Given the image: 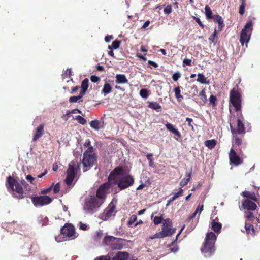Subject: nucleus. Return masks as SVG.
<instances>
[{
    "instance_id": "f257e3e1",
    "label": "nucleus",
    "mask_w": 260,
    "mask_h": 260,
    "mask_svg": "<svg viewBox=\"0 0 260 260\" xmlns=\"http://www.w3.org/2000/svg\"><path fill=\"white\" fill-rule=\"evenodd\" d=\"M123 169L121 167H117L110 173L108 177V182L101 184L98 188L95 198L101 201L102 203L105 202L107 195L109 193L110 183L115 180L116 176L122 174Z\"/></svg>"
},
{
    "instance_id": "f03ea898",
    "label": "nucleus",
    "mask_w": 260,
    "mask_h": 260,
    "mask_svg": "<svg viewBox=\"0 0 260 260\" xmlns=\"http://www.w3.org/2000/svg\"><path fill=\"white\" fill-rule=\"evenodd\" d=\"M217 239L215 234L211 232L206 234L205 241L201 248L202 253L205 257H210L215 251V243Z\"/></svg>"
},
{
    "instance_id": "7ed1b4c3",
    "label": "nucleus",
    "mask_w": 260,
    "mask_h": 260,
    "mask_svg": "<svg viewBox=\"0 0 260 260\" xmlns=\"http://www.w3.org/2000/svg\"><path fill=\"white\" fill-rule=\"evenodd\" d=\"M7 182L8 183L9 187L14 191H16L19 195L18 198L19 199H23L24 196H23V189L22 186L24 189L27 190L30 189L29 185L24 180H21V184L16 181V180L13 177L9 176L7 177Z\"/></svg>"
},
{
    "instance_id": "20e7f679",
    "label": "nucleus",
    "mask_w": 260,
    "mask_h": 260,
    "mask_svg": "<svg viewBox=\"0 0 260 260\" xmlns=\"http://www.w3.org/2000/svg\"><path fill=\"white\" fill-rule=\"evenodd\" d=\"M98 156L93 147H89L83 153L82 164L83 172H86L92 167L97 162Z\"/></svg>"
},
{
    "instance_id": "39448f33",
    "label": "nucleus",
    "mask_w": 260,
    "mask_h": 260,
    "mask_svg": "<svg viewBox=\"0 0 260 260\" xmlns=\"http://www.w3.org/2000/svg\"><path fill=\"white\" fill-rule=\"evenodd\" d=\"M80 164L79 162L74 160L69 164L67 170V177L64 180L68 186H73L74 185V184H73V183L78 172L80 170Z\"/></svg>"
},
{
    "instance_id": "423d86ee",
    "label": "nucleus",
    "mask_w": 260,
    "mask_h": 260,
    "mask_svg": "<svg viewBox=\"0 0 260 260\" xmlns=\"http://www.w3.org/2000/svg\"><path fill=\"white\" fill-rule=\"evenodd\" d=\"M103 204L95 198L94 195H91L85 200L83 209L88 214H93L98 211Z\"/></svg>"
},
{
    "instance_id": "0eeeda50",
    "label": "nucleus",
    "mask_w": 260,
    "mask_h": 260,
    "mask_svg": "<svg viewBox=\"0 0 260 260\" xmlns=\"http://www.w3.org/2000/svg\"><path fill=\"white\" fill-rule=\"evenodd\" d=\"M229 104L234 108L237 113L241 112L242 95L237 89L233 88L230 91Z\"/></svg>"
},
{
    "instance_id": "6e6552de",
    "label": "nucleus",
    "mask_w": 260,
    "mask_h": 260,
    "mask_svg": "<svg viewBox=\"0 0 260 260\" xmlns=\"http://www.w3.org/2000/svg\"><path fill=\"white\" fill-rule=\"evenodd\" d=\"M117 176L113 181L114 184H116L120 190L126 189L133 185L135 182L134 177L129 174L123 175L117 179Z\"/></svg>"
},
{
    "instance_id": "1a4fd4ad",
    "label": "nucleus",
    "mask_w": 260,
    "mask_h": 260,
    "mask_svg": "<svg viewBox=\"0 0 260 260\" xmlns=\"http://www.w3.org/2000/svg\"><path fill=\"white\" fill-rule=\"evenodd\" d=\"M237 127L234 128L231 123L230 124L231 131L232 135L239 134L242 136L244 135L245 133V127L243 123L244 120V117L241 112L237 113L236 116Z\"/></svg>"
},
{
    "instance_id": "9d476101",
    "label": "nucleus",
    "mask_w": 260,
    "mask_h": 260,
    "mask_svg": "<svg viewBox=\"0 0 260 260\" xmlns=\"http://www.w3.org/2000/svg\"><path fill=\"white\" fill-rule=\"evenodd\" d=\"M253 23L251 20H248L240 33V42L243 46L249 42L252 31Z\"/></svg>"
},
{
    "instance_id": "9b49d317",
    "label": "nucleus",
    "mask_w": 260,
    "mask_h": 260,
    "mask_svg": "<svg viewBox=\"0 0 260 260\" xmlns=\"http://www.w3.org/2000/svg\"><path fill=\"white\" fill-rule=\"evenodd\" d=\"M121 239L112 236H106L104 237L103 244L110 246L113 250H120L123 248V245L120 242Z\"/></svg>"
},
{
    "instance_id": "f8f14e48",
    "label": "nucleus",
    "mask_w": 260,
    "mask_h": 260,
    "mask_svg": "<svg viewBox=\"0 0 260 260\" xmlns=\"http://www.w3.org/2000/svg\"><path fill=\"white\" fill-rule=\"evenodd\" d=\"M61 235L64 240L75 238V229L71 223H66L60 230Z\"/></svg>"
},
{
    "instance_id": "ddd939ff",
    "label": "nucleus",
    "mask_w": 260,
    "mask_h": 260,
    "mask_svg": "<svg viewBox=\"0 0 260 260\" xmlns=\"http://www.w3.org/2000/svg\"><path fill=\"white\" fill-rule=\"evenodd\" d=\"M175 229L172 228V223L170 219L167 218L164 220L161 233H162L164 237L170 236L175 232Z\"/></svg>"
},
{
    "instance_id": "4468645a",
    "label": "nucleus",
    "mask_w": 260,
    "mask_h": 260,
    "mask_svg": "<svg viewBox=\"0 0 260 260\" xmlns=\"http://www.w3.org/2000/svg\"><path fill=\"white\" fill-rule=\"evenodd\" d=\"M116 201L113 199L105 208L103 213V217H104V220H107L113 215H115L117 212L116 211Z\"/></svg>"
},
{
    "instance_id": "2eb2a0df",
    "label": "nucleus",
    "mask_w": 260,
    "mask_h": 260,
    "mask_svg": "<svg viewBox=\"0 0 260 260\" xmlns=\"http://www.w3.org/2000/svg\"><path fill=\"white\" fill-rule=\"evenodd\" d=\"M31 199L36 207L42 206L48 204L52 201V199L47 196L31 197Z\"/></svg>"
},
{
    "instance_id": "dca6fc26",
    "label": "nucleus",
    "mask_w": 260,
    "mask_h": 260,
    "mask_svg": "<svg viewBox=\"0 0 260 260\" xmlns=\"http://www.w3.org/2000/svg\"><path fill=\"white\" fill-rule=\"evenodd\" d=\"M252 200L245 199L242 201L241 207L247 211H254L257 209V205Z\"/></svg>"
},
{
    "instance_id": "f3484780",
    "label": "nucleus",
    "mask_w": 260,
    "mask_h": 260,
    "mask_svg": "<svg viewBox=\"0 0 260 260\" xmlns=\"http://www.w3.org/2000/svg\"><path fill=\"white\" fill-rule=\"evenodd\" d=\"M229 159L230 164L237 166L241 164L243 162L241 158L236 153L233 148H231L229 153Z\"/></svg>"
},
{
    "instance_id": "a211bd4d",
    "label": "nucleus",
    "mask_w": 260,
    "mask_h": 260,
    "mask_svg": "<svg viewBox=\"0 0 260 260\" xmlns=\"http://www.w3.org/2000/svg\"><path fill=\"white\" fill-rule=\"evenodd\" d=\"M129 254L127 252H118L112 258L109 256V260H129Z\"/></svg>"
},
{
    "instance_id": "6ab92c4d",
    "label": "nucleus",
    "mask_w": 260,
    "mask_h": 260,
    "mask_svg": "<svg viewBox=\"0 0 260 260\" xmlns=\"http://www.w3.org/2000/svg\"><path fill=\"white\" fill-rule=\"evenodd\" d=\"M44 124H40L36 128L35 134L34 135L32 139L34 142L36 141L40 138H41L44 133Z\"/></svg>"
},
{
    "instance_id": "aec40b11",
    "label": "nucleus",
    "mask_w": 260,
    "mask_h": 260,
    "mask_svg": "<svg viewBox=\"0 0 260 260\" xmlns=\"http://www.w3.org/2000/svg\"><path fill=\"white\" fill-rule=\"evenodd\" d=\"M216 219H218L217 218L212 220L211 223V229L214 231L215 233L218 234L220 232L222 228V224L220 222L216 221Z\"/></svg>"
},
{
    "instance_id": "412c9836",
    "label": "nucleus",
    "mask_w": 260,
    "mask_h": 260,
    "mask_svg": "<svg viewBox=\"0 0 260 260\" xmlns=\"http://www.w3.org/2000/svg\"><path fill=\"white\" fill-rule=\"evenodd\" d=\"M241 196L246 198L247 199L252 200L253 201H257V198L254 192H250L249 191L245 190L242 192Z\"/></svg>"
},
{
    "instance_id": "4be33fe9",
    "label": "nucleus",
    "mask_w": 260,
    "mask_h": 260,
    "mask_svg": "<svg viewBox=\"0 0 260 260\" xmlns=\"http://www.w3.org/2000/svg\"><path fill=\"white\" fill-rule=\"evenodd\" d=\"M166 128L170 132L173 133L174 135L177 136L178 138H181V135L177 129H176L173 125L169 123L166 124Z\"/></svg>"
},
{
    "instance_id": "5701e85b",
    "label": "nucleus",
    "mask_w": 260,
    "mask_h": 260,
    "mask_svg": "<svg viewBox=\"0 0 260 260\" xmlns=\"http://www.w3.org/2000/svg\"><path fill=\"white\" fill-rule=\"evenodd\" d=\"M184 228V225L180 230V231H179V233L176 236L175 240L174 241H173L169 246V247H170V249L171 251L172 252L175 253L177 251H178V247L175 245V242L177 241L179 235H180V234L183 231Z\"/></svg>"
},
{
    "instance_id": "b1692460",
    "label": "nucleus",
    "mask_w": 260,
    "mask_h": 260,
    "mask_svg": "<svg viewBox=\"0 0 260 260\" xmlns=\"http://www.w3.org/2000/svg\"><path fill=\"white\" fill-rule=\"evenodd\" d=\"M245 229L247 234L254 236L255 235V231L253 225L250 223H245Z\"/></svg>"
},
{
    "instance_id": "393cba45",
    "label": "nucleus",
    "mask_w": 260,
    "mask_h": 260,
    "mask_svg": "<svg viewBox=\"0 0 260 260\" xmlns=\"http://www.w3.org/2000/svg\"><path fill=\"white\" fill-rule=\"evenodd\" d=\"M89 80L87 78L84 79L81 83V91H80V94H83V95L85 94L89 85H88Z\"/></svg>"
},
{
    "instance_id": "a878e982",
    "label": "nucleus",
    "mask_w": 260,
    "mask_h": 260,
    "mask_svg": "<svg viewBox=\"0 0 260 260\" xmlns=\"http://www.w3.org/2000/svg\"><path fill=\"white\" fill-rule=\"evenodd\" d=\"M116 83L118 84L127 83L128 80L124 74H117L116 75Z\"/></svg>"
},
{
    "instance_id": "bb28decb",
    "label": "nucleus",
    "mask_w": 260,
    "mask_h": 260,
    "mask_svg": "<svg viewBox=\"0 0 260 260\" xmlns=\"http://www.w3.org/2000/svg\"><path fill=\"white\" fill-rule=\"evenodd\" d=\"M245 218L249 221H253L254 219L255 218L253 213L251 212V211H248V212H246L244 215ZM257 221L260 223V220L258 218H256Z\"/></svg>"
},
{
    "instance_id": "cd10ccee",
    "label": "nucleus",
    "mask_w": 260,
    "mask_h": 260,
    "mask_svg": "<svg viewBox=\"0 0 260 260\" xmlns=\"http://www.w3.org/2000/svg\"><path fill=\"white\" fill-rule=\"evenodd\" d=\"M217 141L215 139L207 140L205 142V145L209 149L214 148L216 145Z\"/></svg>"
},
{
    "instance_id": "c85d7f7f",
    "label": "nucleus",
    "mask_w": 260,
    "mask_h": 260,
    "mask_svg": "<svg viewBox=\"0 0 260 260\" xmlns=\"http://www.w3.org/2000/svg\"><path fill=\"white\" fill-rule=\"evenodd\" d=\"M175 96L178 102H181L183 99V97L181 94V90L179 86L176 87L174 88Z\"/></svg>"
},
{
    "instance_id": "c756f323",
    "label": "nucleus",
    "mask_w": 260,
    "mask_h": 260,
    "mask_svg": "<svg viewBox=\"0 0 260 260\" xmlns=\"http://www.w3.org/2000/svg\"><path fill=\"white\" fill-rule=\"evenodd\" d=\"M205 15L207 19H211L213 17L212 10L208 5H206L205 7Z\"/></svg>"
},
{
    "instance_id": "7c9ffc66",
    "label": "nucleus",
    "mask_w": 260,
    "mask_h": 260,
    "mask_svg": "<svg viewBox=\"0 0 260 260\" xmlns=\"http://www.w3.org/2000/svg\"><path fill=\"white\" fill-rule=\"evenodd\" d=\"M148 107L158 111H160L161 108V106L157 102L149 103Z\"/></svg>"
},
{
    "instance_id": "2f4dec72",
    "label": "nucleus",
    "mask_w": 260,
    "mask_h": 260,
    "mask_svg": "<svg viewBox=\"0 0 260 260\" xmlns=\"http://www.w3.org/2000/svg\"><path fill=\"white\" fill-rule=\"evenodd\" d=\"M197 81L202 84H209V82L207 81L205 76L201 73L198 74V78Z\"/></svg>"
},
{
    "instance_id": "473e14b6",
    "label": "nucleus",
    "mask_w": 260,
    "mask_h": 260,
    "mask_svg": "<svg viewBox=\"0 0 260 260\" xmlns=\"http://www.w3.org/2000/svg\"><path fill=\"white\" fill-rule=\"evenodd\" d=\"M191 172L188 173L187 174V178H184L183 179H182L181 180V181L180 183V186H181L182 187H183L188 184V183L189 182V181L190 180V179H191Z\"/></svg>"
},
{
    "instance_id": "72a5a7b5",
    "label": "nucleus",
    "mask_w": 260,
    "mask_h": 260,
    "mask_svg": "<svg viewBox=\"0 0 260 260\" xmlns=\"http://www.w3.org/2000/svg\"><path fill=\"white\" fill-rule=\"evenodd\" d=\"M151 218L153 219V221L154 224L155 225L159 224V223H160L162 222V221L163 220V217H162V215L160 216L153 217V213L151 215Z\"/></svg>"
},
{
    "instance_id": "f704fd0d",
    "label": "nucleus",
    "mask_w": 260,
    "mask_h": 260,
    "mask_svg": "<svg viewBox=\"0 0 260 260\" xmlns=\"http://www.w3.org/2000/svg\"><path fill=\"white\" fill-rule=\"evenodd\" d=\"M100 122L98 120H94L90 122V125L92 128L98 131L100 129Z\"/></svg>"
},
{
    "instance_id": "c9c22d12",
    "label": "nucleus",
    "mask_w": 260,
    "mask_h": 260,
    "mask_svg": "<svg viewBox=\"0 0 260 260\" xmlns=\"http://www.w3.org/2000/svg\"><path fill=\"white\" fill-rule=\"evenodd\" d=\"M239 134L233 135V137L235 139V144L239 146L242 144L243 139L242 137L238 136Z\"/></svg>"
},
{
    "instance_id": "e433bc0d",
    "label": "nucleus",
    "mask_w": 260,
    "mask_h": 260,
    "mask_svg": "<svg viewBox=\"0 0 260 260\" xmlns=\"http://www.w3.org/2000/svg\"><path fill=\"white\" fill-rule=\"evenodd\" d=\"M121 42L119 40H115L112 42L111 45L108 46L109 49H116L119 47Z\"/></svg>"
},
{
    "instance_id": "4c0bfd02",
    "label": "nucleus",
    "mask_w": 260,
    "mask_h": 260,
    "mask_svg": "<svg viewBox=\"0 0 260 260\" xmlns=\"http://www.w3.org/2000/svg\"><path fill=\"white\" fill-rule=\"evenodd\" d=\"M241 4L239 7V13L241 15H243L245 13V9L246 7V4L245 0H240Z\"/></svg>"
},
{
    "instance_id": "58836bf2",
    "label": "nucleus",
    "mask_w": 260,
    "mask_h": 260,
    "mask_svg": "<svg viewBox=\"0 0 260 260\" xmlns=\"http://www.w3.org/2000/svg\"><path fill=\"white\" fill-rule=\"evenodd\" d=\"M111 86L109 83L105 84L104 87L103 88L102 91L103 92L106 94L109 93L111 91Z\"/></svg>"
},
{
    "instance_id": "ea45409f",
    "label": "nucleus",
    "mask_w": 260,
    "mask_h": 260,
    "mask_svg": "<svg viewBox=\"0 0 260 260\" xmlns=\"http://www.w3.org/2000/svg\"><path fill=\"white\" fill-rule=\"evenodd\" d=\"M164 238V237L162 235V233H161V232H159L155 233V234H154L153 235L150 236L147 240L148 241L149 240H152V239H156V238L160 239V238Z\"/></svg>"
},
{
    "instance_id": "a19ab883",
    "label": "nucleus",
    "mask_w": 260,
    "mask_h": 260,
    "mask_svg": "<svg viewBox=\"0 0 260 260\" xmlns=\"http://www.w3.org/2000/svg\"><path fill=\"white\" fill-rule=\"evenodd\" d=\"M164 238V237L162 235V233H161V232H159L155 233V234H154L153 235L150 236L147 240L148 241L149 240H152V239H156V238L160 239V238Z\"/></svg>"
},
{
    "instance_id": "79ce46f5",
    "label": "nucleus",
    "mask_w": 260,
    "mask_h": 260,
    "mask_svg": "<svg viewBox=\"0 0 260 260\" xmlns=\"http://www.w3.org/2000/svg\"><path fill=\"white\" fill-rule=\"evenodd\" d=\"M83 96V94H80V93L79 95L78 96H71L69 98V101L70 103H76L77 101H78L79 100H80V99H81L82 98Z\"/></svg>"
},
{
    "instance_id": "37998d69",
    "label": "nucleus",
    "mask_w": 260,
    "mask_h": 260,
    "mask_svg": "<svg viewBox=\"0 0 260 260\" xmlns=\"http://www.w3.org/2000/svg\"><path fill=\"white\" fill-rule=\"evenodd\" d=\"M217 29L215 28L213 33L209 38V40L210 43H213L215 42V38H217Z\"/></svg>"
},
{
    "instance_id": "c03bdc74",
    "label": "nucleus",
    "mask_w": 260,
    "mask_h": 260,
    "mask_svg": "<svg viewBox=\"0 0 260 260\" xmlns=\"http://www.w3.org/2000/svg\"><path fill=\"white\" fill-rule=\"evenodd\" d=\"M75 119L78 121V123L82 125H85L86 123V120L80 115L76 116Z\"/></svg>"
},
{
    "instance_id": "a18cd8bd",
    "label": "nucleus",
    "mask_w": 260,
    "mask_h": 260,
    "mask_svg": "<svg viewBox=\"0 0 260 260\" xmlns=\"http://www.w3.org/2000/svg\"><path fill=\"white\" fill-rule=\"evenodd\" d=\"M30 252L31 254H34L35 253H37L39 250V247L37 245H31L30 248Z\"/></svg>"
},
{
    "instance_id": "49530a36",
    "label": "nucleus",
    "mask_w": 260,
    "mask_h": 260,
    "mask_svg": "<svg viewBox=\"0 0 260 260\" xmlns=\"http://www.w3.org/2000/svg\"><path fill=\"white\" fill-rule=\"evenodd\" d=\"M199 96L200 97L201 99L204 102H205L207 101V97L206 95V92L205 89H203L200 92Z\"/></svg>"
},
{
    "instance_id": "de8ad7c7",
    "label": "nucleus",
    "mask_w": 260,
    "mask_h": 260,
    "mask_svg": "<svg viewBox=\"0 0 260 260\" xmlns=\"http://www.w3.org/2000/svg\"><path fill=\"white\" fill-rule=\"evenodd\" d=\"M137 219V217L135 215H132L128 221L127 225L128 226H131Z\"/></svg>"
},
{
    "instance_id": "09e8293b",
    "label": "nucleus",
    "mask_w": 260,
    "mask_h": 260,
    "mask_svg": "<svg viewBox=\"0 0 260 260\" xmlns=\"http://www.w3.org/2000/svg\"><path fill=\"white\" fill-rule=\"evenodd\" d=\"M212 19H213V21L215 22H216V23H219L221 22H222V21H223L222 18L220 15H219L218 14L214 15L213 17H212Z\"/></svg>"
},
{
    "instance_id": "8fccbe9b",
    "label": "nucleus",
    "mask_w": 260,
    "mask_h": 260,
    "mask_svg": "<svg viewBox=\"0 0 260 260\" xmlns=\"http://www.w3.org/2000/svg\"><path fill=\"white\" fill-rule=\"evenodd\" d=\"M140 95L143 98H147L148 96V90L146 89H142L140 91Z\"/></svg>"
},
{
    "instance_id": "3c124183",
    "label": "nucleus",
    "mask_w": 260,
    "mask_h": 260,
    "mask_svg": "<svg viewBox=\"0 0 260 260\" xmlns=\"http://www.w3.org/2000/svg\"><path fill=\"white\" fill-rule=\"evenodd\" d=\"M103 235V234L101 231L96 232L95 235H94V240L97 241H99Z\"/></svg>"
},
{
    "instance_id": "603ef678",
    "label": "nucleus",
    "mask_w": 260,
    "mask_h": 260,
    "mask_svg": "<svg viewBox=\"0 0 260 260\" xmlns=\"http://www.w3.org/2000/svg\"><path fill=\"white\" fill-rule=\"evenodd\" d=\"M172 6L170 5H167L164 9V12L166 14H169L172 12Z\"/></svg>"
},
{
    "instance_id": "864d4df0",
    "label": "nucleus",
    "mask_w": 260,
    "mask_h": 260,
    "mask_svg": "<svg viewBox=\"0 0 260 260\" xmlns=\"http://www.w3.org/2000/svg\"><path fill=\"white\" fill-rule=\"evenodd\" d=\"M217 101V98L215 96L211 95L209 98V101L211 104H212L213 106L216 105V102Z\"/></svg>"
},
{
    "instance_id": "5fc2aeb1",
    "label": "nucleus",
    "mask_w": 260,
    "mask_h": 260,
    "mask_svg": "<svg viewBox=\"0 0 260 260\" xmlns=\"http://www.w3.org/2000/svg\"><path fill=\"white\" fill-rule=\"evenodd\" d=\"M186 121L187 122V124L188 126L190 127L192 131H193L194 127L193 125L192 124V122H193L192 119L187 117L186 119Z\"/></svg>"
},
{
    "instance_id": "6e6d98bb",
    "label": "nucleus",
    "mask_w": 260,
    "mask_h": 260,
    "mask_svg": "<svg viewBox=\"0 0 260 260\" xmlns=\"http://www.w3.org/2000/svg\"><path fill=\"white\" fill-rule=\"evenodd\" d=\"M224 26V24L223 21H222V22H221L219 23H218V30H217V32H221Z\"/></svg>"
},
{
    "instance_id": "4d7b16f0",
    "label": "nucleus",
    "mask_w": 260,
    "mask_h": 260,
    "mask_svg": "<svg viewBox=\"0 0 260 260\" xmlns=\"http://www.w3.org/2000/svg\"><path fill=\"white\" fill-rule=\"evenodd\" d=\"M193 19L196 21V22L198 23V24L202 28H204V25L201 21L200 19L199 18L194 16Z\"/></svg>"
},
{
    "instance_id": "13d9d810",
    "label": "nucleus",
    "mask_w": 260,
    "mask_h": 260,
    "mask_svg": "<svg viewBox=\"0 0 260 260\" xmlns=\"http://www.w3.org/2000/svg\"><path fill=\"white\" fill-rule=\"evenodd\" d=\"M90 80L92 82L96 83L100 80V78L95 75H92L90 77Z\"/></svg>"
},
{
    "instance_id": "bf43d9fd",
    "label": "nucleus",
    "mask_w": 260,
    "mask_h": 260,
    "mask_svg": "<svg viewBox=\"0 0 260 260\" xmlns=\"http://www.w3.org/2000/svg\"><path fill=\"white\" fill-rule=\"evenodd\" d=\"M183 66L185 65L190 66H191V60L189 59L185 58L183 61Z\"/></svg>"
},
{
    "instance_id": "052dcab7",
    "label": "nucleus",
    "mask_w": 260,
    "mask_h": 260,
    "mask_svg": "<svg viewBox=\"0 0 260 260\" xmlns=\"http://www.w3.org/2000/svg\"><path fill=\"white\" fill-rule=\"evenodd\" d=\"M60 190V184L57 183L53 187V191L55 193H56L59 191Z\"/></svg>"
},
{
    "instance_id": "680f3d73",
    "label": "nucleus",
    "mask_w": 260,
    "mask_h": 260,
    "mask_svg": "<svg viewBox=\"0 0 260 260\" xmlns=\"http://www.w3.org/2000/svg\"><path fill=\"white\" fill-rule=\"evenodd\" d=\"M182 193H183V189L181 188H180L179 191L174 194V197L176 199L179 197L182 196Z\"/></svg>"
},
{
    "instance_id": "e2e57ef3",
    "label": "nucleus",
    "mask_w": 260,
    "mask_h": 260,
    "mask_svg": "<svg viewBox=\"0 0 260 260\" xmlns=\"http://www.w3.org/2000/svg\"><path fill=\"white\" fill-rule=\"evenodd\" d=\"M180 77V74L179 73H175L172 76V79L174 81H177Z\"/></svg>"
},
{
    "instance_id": "0e129e2a",
    "label": "nucleus",
    "mask_w": 260,
    "mask_h": 260,
    "mask_svg": "<svg viewBox=\"0 0 260 260\" xmlns=\"http://www.w3.org/2000/svg\"><path fill=\"white\" fill-rule=\"evenodd\" d=\"M203 208H204V205L203 203H202L201 204H199V205H198V207L197 208V209H196L195 211H197L198 210V213H199V214H200L202 211L203 210Z\"/></svg>"
},
{
    "instance_id": "69168bd1",
    "label": "nucleus",
    "mask_w": 260,
    "mask_h": 260,
    "mask_svg": "<svg viewBox=\"0 0 260 260\" xmlns=\"http://www.w3.org/2000/svg\"><path fill=\"white\" fill-rule=\"evenodd\" d=\"M26 179L27 181H29L31 184H34V181L35 180V178H34L31 175H27L26 176Z\"/></svg>"
},
{
    "instance_id": "338daca9",
    "label": "nucleus",
    "mask_w": 260,
    "mask_h": 260,
    "mask_svg": "<svg viewBox=\"0 0 260 260\" xmlns=\"http://www.w3.org/2000/svg\"><path fill=\"white\" fill-rule=\"evenodd\" d=\"M79 229L85 231L87 229V226L86 224L83 223L81 222H80L79 223Z\"/></svg>"
},
{
    "instance_id": "774afa93",
    "label": "nucleus",
    "mask_w": 260,
    "mask_h": 260,
    "mask_svg": "<svg viewBox=\"0 0 260 260\" xmlns=\"http://www.w3.org/2000/svg\"><path fill=\"white\" fill-rule=\"evenodd\" d=\"M94 260H109V255L97 257Z\"/></svg>"
}]
</instances>
